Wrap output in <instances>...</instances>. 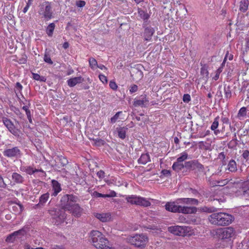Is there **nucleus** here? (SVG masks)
<instances>
[{
  "instance_id": "nucleus-26",
  "label": "nucleus",
  "mask_w": 249,
  "mask_h": 249,
  "mask_svg": "<svg viewBox=\"0 0 249 249\" xmlns=\"http://www.w3.org/2000/svg\"><path fill=\"white\" fill-rule=\"evenodd\" d=\"M20 170L27 174L32 175L36 172V169L31 166H22L20 167Z\"/></svg>"
},
{
  "instance_id": "nucleus-59",
  "label": "nucleus",
  "mask_w": 249,
  "mask_h": 249,
  "mask_svg": "<svg viewBox=\"0 0 249 249\" xmlns=\"http://www.w3.org/2000/svg\"><path fill=\"white\" fill-rule=\"evenodd\" d=\"M116 196V193H115V192L112 191H111L110 194H106V196H107V197H114Z\"/></svg>"
},
{
  "instance_id": "nucleus-46",
  "label": "nucleus",
  "mask_w": 249,
  "mask_h": 249,
  "mask_svg": "<svg viewBox=\"0 0 249 249\" xmlns=\"http://www.w3.org/2000/svg\"><path fill=\"white\" fill-rule=\"evenodd\" d=\"M122 111H119L117 112L110 119V122L111 123H115L119 117V115L122 113Z\"/></svg>"
},
{
  "instance_id": "nucleus-36",
  "label": "nucleus",
  "mask_w": 249,
  "mask_h": 249,
  "mask_svg": "<svg viewBox=\"0 0 249 249\" xmlns=\"http://www.w3.org/2000/svg\"><path fill=\"white\" fill-rule=\"evenodd\" d=\"M12 208L15 213H20L23 210V206L19 203H16L12 207Z\"/></svg>"
},
{
  "instance_id": "nucleus-64",
  "label": "nucleus",
  "mask_w": 249,
  "mask_h": 249,
  "mask_svg": "<svg viewBox=\"0 0 249 249\" xmlns=\"http://www.w3.org/2000/svg\"><path fill=\"white\" fill-rule=\"evenodd\" d=\"M218 158L220 159H223L224 160L225 158V155L224 154V152H221L219 154Z\"/></svg>"
},
{
  "instance_id": "nucleus-33",
  "label": "nucleus",
  "mask_w": 249,
  "mask_h": 249,
  "mask_svg": "<svg viewBox=\"0 0 249 249\" xmlns=\"http://www.w3.org/2000/svg\"><path fill=\"white\" fill-rule=\"evenodd\" d=\"M138 14L140 17L143 20H147L149 18V14L142 9H138Z\"/></svg>"
},
{
  "instance_id": "nucleus-47",
  "label": "nucleus",
  "mask_w": 249,
  "mask_h": 249,
  "mask_svg": "<svg viewBox=\"0 0 249 249\" xmlns=\"http://www.w3.org/2000/svg\"><path fill=\"white\" fill-rule=\"evenodd\" d=\"M222 67L219 68L216 70L215 75V76L213 77V79L214 80H217L219 78V74H220V73L222 72Z\"/></svg>"
},
{
  "instance_id": "nucleus-28",
  "label": "nucleus",
  "mask_w": 249,
  "mask_h": 249,
  "mask_svg": "<svg viewBox=\"0 0 249 249\" xmlns=\"http://www.w3.org/2000/svg\"><path fill=\"white\" fill-rule=\"evenodd\" d=\"M249 1L248 0H241L239 3V10L241 12L245 13L248 9Z\"/></svg>"
},
{
  "instance_id": "nucleus-9",
  "label": "nucleus",
  "mask_w": 249,
  "mask_h": 249,
  "mask_svg": "<svg viewBox=\"0 0 249 249\" xmlns=\"http://www.w3.org/2000/svg\"><path fill=\"white\" fill-rule=\"evenodd\" d=\"M127 201L131 204L147 207L151 205V203L146 198L135 195H131L126 197Z\"/></svg>"
},
{
  "instance_id": "nucleus-16",
  "label": "nucleus",
  "mask_w": 249,
  "mask_h": 249,
  "mask_svg": "<svg viewBox=\"0 0 249 249\" xmlns=\"http://www.w3.org/2000/svg\"><path fill=\"white\" fill-rule=\"evenodd\" d=\"M55 163L53 165L54 168L58 170L60 168L66 166L68 163L67 159L63 156H57L54 159Z\"/></svg>"
},
{
  "instance_id": "nucleus-53",
  "label": "nucleus",
  "mask_w": 249,
  "mask_h": 249,
  "mask_svg": "<svg viewBox=\"0 0 249 249\" xmlns=\"http://www.w3.org/2000/svg\"><path fill=\"white\" fill-rule=\"evenodd\" d=\"M138 90V86L136 85H133L129 89V91L132 93L135 92Z\"/></svg>"
},
{
  "instance_id": "nucleus-5",
  "label": "nucleus",
  "mask_w": 249,
  "mask_h": 249,
  "mask_svg": "<svg viewBox=\"0 0 249 249\" xmlns=\"http://www.w3.org/2000/svg\"><path fill=\"white\" fill-rule=\"evenodd\" d=\"M128 242L136 247L143 249L148 241V237L143 234H136L128 239Z\"/></svg>"
},
{
  "instance_id": "nucleus-62",
  "label": "nucleus",
  "mask_w": 249,
  "mask_h": 249,
  "mask_svg": "<svg viewBox=\"0 0 249 249\" xmlns=\"http://www.w3.org/2000/svg\"><path fill=\"white\" fill-rule=\"evenodd\" d=\"M26 114L27 115V118L29 120V121L31 123L32 122V119H31V112H30V110H29L28 111H27V112H26Z\"/></svg>"
},
{
  "instance_id": "nucleus-29",
  "label": "nucleus",
  "mask_w": 249,
  "mask_h": 249,
  "mask_svg": "<svg viewBox=\"0 0 249 249\" xmlns=\"http://www.w3.org/2000/svg\"><path fill=\"white\" fill-rule=\"evenodd\" d=\"M202 212L207 213H215L217 211V209L213 206H203L199 209Z\"/></svg>"
},
{
  "instance_id": "nucleus-54",
  "label": "nucleus",
  "mask_w": 249,
  "mask_h": 249,
  "mask_svg": "<svg viewBox=\"0 0 249 249\" xmlns=\"http://www.w3.org/2000/svg\"><path fill=\"white\" fill-rule=\"evenodd\" d=\"M161 173L165 176H166V177H168V176H170V175H171V172L170 170H166V169H164V170H162L161 172Z\"/></svg>"
},
{
  "instance_id": "nucleus-52",
  "label": "nucleus",
  "mask_w": 249,
  "mask_h": 249,
  "mask_svg": "<svg viewBox=\"0 0 249 249\" xmlns=\"http://www.w3.org/2000/svg\"><path fill=\"white\" fill-rule=\"evenodd\" d=\"M191 100L190 95L188 94H185L183 95V101L184 102L188 103Z\"/></svg>"
},
{
  "instance_id": "nucleus-38",
  "label": "nucleus",
  "mask_w": 249,
  "mask_h": 249,
  "mask_svg": "<svg viewBox=\"0 0 249 249\" xmlns=\"http://www.w3.org/2000/svg\"><path fill=\"white\" fill-rule=\"evenodd\" d=\"M234 137L235 138L231 140L228 144V147L230 148H233L235 147L238 144L235 134H234Z\"/></svg>"
},
{
  "instance_id": "nucleus-30",
  "label": "nucleus",
  "mask_w": 249,
  "mask_h": 249,
  "mask_svg": "<svg viewBox=\"0 0 249 249\" xmlns=\"http://www.w3.org/2000/svg\"><path fill=\"white\" fill-rule=\"evenodd\" d=\"M184 167V164L183 162H180L178 161L175 162L172 165V169L177 172H179Z\"/></svg>"
},
{
  "instance_id": "nucleus-6",
  "label": "nucleus",
  "mask_w": 249,
  "mask_h": 249,
  "mask_svg": "<svg viewBox=\"0 0 249 249\" xmlns=\"http://www.w3.org/2000/svg\"><path fill=\"white\" fill-rule=\"evenodd\" d=\"M65 210L58 207L51 208L48 210L52 218L56 220L55 224L58 225L64 221L66 218Z\"/></svg>"
},
{
  "instance_id": "nucleus-19",
  "label": "nucleus",
  "mask_w": 249,
  "mask_h": 249,
  "mask_svg": "<svg viewBox=\"0 0 249 249\" xmlns=\"http://www.w3.org/2000/svg\"><path fill=\"white\" fill-rule=\"evenodd\" d=\"M177 202L191 205H197L198 204V200L193 198H178L177 199Z\"/></svg>"
},
{
  "instance_id": "nucleus-37",
  "label": "nucleus",
  "mask_w": 249,
  "mask_h": 249,
  "mask_svg": "<svg viewBox=\"0 0 249 249\" xmlns=\"http://www.w3.org/2000/svg\"><path fill=\"white\" fill-rule=\"evenodd\" d=\"M200 73L203 76L204 80H206L208 77L209 72L205 66H203L201 68Z\"/></svg>"
},
{
  "instance_id": "nucleus-39",
  "label": "nucleus",
  "mask_w": 249,
  "mask_h": 249,
  "mask_svg": "<svg viewBox=\"0 0 249 249\" xmlns=\"http://www.w3.org/2000/svg\"><path fill=\"white\" fill-rule=\"evenodd\" d=\"M89 66L92 69H94L95 68H97L98 64L95 58L90 57L89 58Z\"/></svg>"
},
{
  "instance_id": "nucleus-2",
  "label": "nucleus",
  "mask_w": 249,
  "mask_h": 249,
  "mask_svg": "<svg viewBox=\"0 0 249 249\" xmlns=\"http://www.w3.org/2000/svg\"><path fill=\"white\" fill-rule=\"evenodd\" d=\"M180 203L176 201L168 202L165 205V209L172 213H179L184 214H193L197 212V208L196 207L181 206L178 204Z\"/></svg>"
},
{
  "instance_id": "nucleus-23",
  "label": "nucleus",
  "mask_w": 249,
  "mask_h": 249,
  "mask_svg": "<svg viewBox=\"0 0 249 249\" xmlns=\"http://www.w3.org/2000/svg\"><path fill=\"white\" fill-rule=\"evenodd\" d=\"M12 179L14 183L22 184L24 181V178L19 174L14 172L12 175Z\"/></svg>"
},
{
  "instance_id": "nucleus-1",
  "label": "nucleus",
  "mask_w": 249,
  "mask_h": 249,
  "mask_svg": "<svg viewBox=\"0 0 249 249\" xmlns=\"http://www.w3.org/2000/svg\"><path fill=\"white\" fill-rule=\"evenodd\" d=\"M234 217L226 213H212L208 217L209 221L213 225L225 226L231 223Z\"/></svg>"
},
{
  "instance_id": "nucleus-8",
  "label": "nucleus",
  "mask_w": 249,
  "mask_h": 249,
  "mask_svg": "<svg viewBox=\"0 0 249 249\" xmlns=\"http://www.w3.org/2000/svg\"><path fill=\"white\" fill-rule=\"evenodd\" d=\"M40 9L39 14L42 15L45 19L49 20L53 17V12L51 3L49 1H45L39 5Z\"/></svg>"
},
{
  "instance_id": "nucleus-58",
  "label": "nucleus",
  "mask_w": 249,
  "mask_h": 249,
  "mask_svg": "<svg viewBox=\"0 0 249 249\" xmlns=\"http://www.w3.org/2000/svg\"><path fill=\"white\" fill-rule=\"evenodd\" d=\"M221 121L223 124H230L229 119L227 117L222 118Z\"/></svg>"
},
{
  "instance_id": "nucleus-15",
  "label": "nucleus",
  "mask_w": 249,
  "mask_h": 249,
  "mask_svg": "<svg viewBox=\"0 0 249 249\" xmlns=\"http://www.w3.org/2000/svg\"><path fill=\"white\" fill-rule=\"evenodd\" d=\"M168 230L171 233L181 236H185L188 232L187 227L186 226H171L168 227Z\"/></svg>"
},
{
  "instance_id": "nucleus-63",
  "label": "nucleus",
  "mask_w": 249,
  "mask_h": 249,
  "mask_svg": "<svg viewBox=\"0 0 249 249\" xmlns=\"http://www.w3.org/2000/svg\"><path fill=\"white\" fill-rule=\"evenodd\" d=\"M26 61H27V59L25 58H23V57L19 59L18 60V62L20 64H25V63H26Z\"/></svg>"
},
{
  "instance_id": "nucleus-51",
  "label": "nucleus",
  "mask_w": 249,
  "mask_h": 249,
  "mask_svg": "<svg viewBox=\"0 0 249 249\" xmlns=\"http://www.w3.org/2000/svg\"><path fill=\"white\" fill-rule=\"evenodd\" d=\"M99 78L103 83H107V79L106 76L103 74H99Z\"/></svg>"
},
{
  "instance_id": "nucleus-13",
  "label": "nucleus",
  "mask_w": 249,
  "mask_h": 249,
  "mask_svg": "<svg viewBox=\"0 0 249 249\" xmlns=\"http://www.w3.org/2000/svg\"><path fill=\"white\" fill-rule=\"evenodd\" d=\"M2 122L8 130L15 136L18 137L20 134V131L14 124L13 122L6 117H3Z\"/></svg>"
},
{
  "instance_id": "nucleus-50",
  "label": "nucleus",
  "mask_w": 249,
  "mask_h": 249,
  "mask_svg": "<svg viewBox=\"0 0 249 249\" xmlns=\"http://www.w3.org/2000/svg\"><path fill=\"white\" fill-rule=\"evenodd\" d=\"M6 187H7V185L5 183L3 177L0 174V188H6Z\"/></svg>"
},
{
  "instance_id": "nucleus-56",
  "label": "nucleus",
  "mask_w": 249,
  "mask_h": 249,
  "mask_svg": "<svg viewBox=\"0 0 249 249\" xmlns=\"http://www.w3.org/2000/svg\"><path fill=\"white\" fill-rule=\"evenodd\" d=\"M86 4V2L84 0H79L76 2V5L79 7H83Z\"/></svg>"
},
{
  "instance_id": "nucleus-10",
  "label": "nucleus",
  "mask_w": 249,
  "mask_h": 249,
  "mask_svg": "<svg viewBox=\"0 0 249 249\" xmlns=\"http://www.w3.org/2000/svg\"><path fill=\"white\" fill-rule=\"evenodd\" d=\"M234 234V229L231 227H228L225 229H219L216 231L217 237L221 240H229Z\"/></svg>"
},
{
  "instance_id": "nucleus-7",
  "label": "nucleus",
  "mask_w": 249,
  "mask_h": 249,
  "mask_svg": "<svg viewBox=\"0 0 249 249\" xmlns=\"http://www.w3.org/2000/svg\"><path fill=\"white\" fill-rule=\"evenodd\" d=\"M78 197L72 195H65L61 198L60 204L64 210H71L72 207L77 201Z\"/></svg>"
},
{
  "instance_id": "nucleus-57",
  "label": "nucleus",
  "mask_w": 249,
  "mask_h": 249,
  "mask_svg": "<svg viewBox=\"0 0 249 249\" xmlns=\"http://www.w3.org/2000/svg\"><path fill=\"white\" fill-rule=\"evenodd\" d=\"M97 176L100 178H103L105 177V172L103 170H100L97 173Z\"/></svg>"
},
{
  "instance_id": "nucleus-14",
  "label": "nucleus",
  "mask_w": 249,
  "mask_h": 249,
  "mask_svg": "<svg viewBox=\"0 0 249 249\" xmlns=\"http://www.w3.org/2000/svg\"><path fill=\"white\" fill-rule=\"evenodd\" d=\"M25 234V231L23 229H20L8 235L5 239V241L9 243H14L18 239L21 238Z\"/></svg>"
},
{
  "instance_id": "nucleus-24",
  "label": "nucleus",
  "mask_w": 249,
  "mask_h": 249,
  "mask_svg": "<svg viewBox=\"0 0 249 249\" xmlns=\"http://www.w3.org/2000/svg\"><path fill=\"white\" fill-rule=\"evenodd\" d=\"M128 130V128L127 126L117 127L116 130L118 132V137L122 139H124L126 137V133Z\"/></svg>"
},
{
  "instance_id": "nucleus-35",
  "label": "nucleus",
  "mask_w": 249,
  "mask_h": 249,
  "mask_svg": "<svg viewBox=\"0 0 249 249\" xmlns=\"http://www.w3.org/2000/svg\"><path fill=\"white\" fill-rule=\"evenodd\" d=\"M224 95L225 97L227 100L229 99L231 97V90L230 86L224 87Z\"/></svg>"
},
{
  "instance_id": "nucleus-22",
  "label": "nucleus",
  "mask_w": 249,
  "mask_h": 249,
  "mask_svg": "<svg viewBox=\"0 0 249 249\" xmlns=\"http://www.w3.org/2000/svg\"><path fill=\"white\" fill-rule=\"evenodd\" d=\"M84 79L81 76L70 78L67 81L68 85L70 87L75 86L77 84L81 83Z\"/></svg>"
},
{
  "instance_id": "nucleus-55",
  "label": "nucleus",
  "mask_w": 249,
  "mask_h": 249,
  "mask_svg": "<svg viewBox=\"0 0 249 249\" xmlns=\"http://www.w3.org/2000/svg\"><path fill=\"white\" fill-rule=\"evenodd\" d=\"M242 156L244 159L247 160L249 157V151L248 150H244L242 154Z\"/></svg>"
},
{
  "instance_id": "nucleus-34",
  "label": "nucleus",
  "mask_w": 249,
  "mask_h": 249,
  "mask_svg": "<svg viewBox=\"0 0 249 249\" xmlns=\"http://www.w3.org/2000/svg\"><path fill=\"white\" fill-rule=\"evenodd\" d=\"M55 26L54 23H51L47 26L46 32L49 36H52Z\"/></svg>"
},
{
  "instance_id": "nucleus-60",
  "label": "nucleus",
  "mask_w": 249,
  "mask_h": 249,
  "mask_svg": "<svg viewBox=\"0 0 249 249\" xmlns=\"http://www.w3.org/2000/svg\"><path fill=\"white\" fill-rule=\"evenodd\" d=\"M33 78L36 80L38 81L40 78V75L37 73L32 72Z\"/></svg>"
},
{
  "instance_id": "nucleus-20",
  "label": "nucleus",
  "mask_w": 249,
  "mask_h": 249,
  "mask_svg": "<svg viewBox=\"0 0 249 249\" xmlns=\"http://www.w3.org/2000/svg\"><path fill=\"white\" fill-rule=\"evenodd\" d=\"M71 209L68 211L70 212L74 216L79 217L81 215L83 209L78 204L75 203Z\"/></svg>"
},
{
  "instance_id": "nucleus-4",
  "label": "nucleus",
  "mask_w": 249,
  "mask_h": 249,
  "mask_svg": "<svg viewBox=\"0 0 249 249\" xmlns=\"http://www.w3.org/2000/svg\"><path fill=\"white\" fill-rule=\"evenodd\" d=\"M227 187L231 189V191L236 193L238 196H249V182H231Z\"/></svg>"
},
{
  "instance_id": "nucleus-45",
  "label": "nucleus",
  "mask_w": 249,
  "mask_h": 249,
  "mask_svg": "<svg viewBox=\"0 0 249 249\" xmlns=\"http://www.w3.org/2000/svg\"><path fill=\"white\" fill-rule=\"evenodd\" d=\"M44 61L50 65H52L53 64V62L51 60L50 55L47 53H45L44 54Z\"/></svg>"
},
{
  "instance_id": "nucleus-42",
  "label": "nucleus",
  "mask_w": 249,
  "mask_h": 249,
  "mask_svg": "<svg viewBox=\"0 0 249 249\" xmlns=\"http://www.w3.org/2000/svg\"><path fill=\"white\" fill-rule=\"evenodd\" d=\"M219 119V117L218 116L216 117L214 119V121L213 123V124L211 125V128L212 130H215L218 127V124H219V122H218Z\"/></svg>"
},
{
  "instance_id": "nucleus-18",
  "label": "nucleus",
  "mask_w": 249,
  "mask_h": 249,
  "mask_svg": "<svg viewBox=\"0 0 249 249\" xmlns=\"http://www.w3.org/2000/svg\"><path fill=\"white\" fill-rule=\"evenodd\" d=\"M94 215L96 218L102 222H107L110 221L111 216L110 213H94Z\"/></svg>"
},
{
  "instance_id": "nucleus-43",
  "label": "nucleus",
  "mask_w": 249,
  "mask_h": 249,
  "mask_svg": "<svg viewBox=\"0 0 249 249\" xmlns=\"http://www.w3.org/2000/svg\"><path fill=\"white\" fill-rule=\"evenodd\" d=\"M23 249H45L42 247H37V246L32 245L31 246L28 244H24Z\"/></svg>"
},
{
  "instance_id": "nucleus-17",
  "label": "nucleus",
  "mask_w": 249,
  "mask_h": 249,
  "mask_svg": "<svg viewBox=\"0 0 249 249\" xmlns=\"http://www.w3.org/2000/svg\"><path fill=\"white\" fill-rule=\"evenodd\" d=\"M149 104V100L146 97V95H142L139 99L134 100L133 105L135 107H145Z\"/></svg>"
},
{
  "instance_id": "nucleus-48",
  "label": "nucleus",
  "mask_w": 249,
  "mask_h": 249,
  "mask_svg": "<svg viewBox=\"0 0 249 249\" xmlns=\"http://www.w3.org/2000/svg\"><path fill=\"white\" fill-rule=\"evenodd\" d=\"M92 196L95 197H107V196H106V195L102 194L99 193L96 191H94L92 193Z\"/></svg>"
},
{
  "instance_id": "nucleus-12",
  "label": "nucleus",
  "mask_w": 249,
  "mask_h": 249,
  "mask_svg": "<svg viewBox=\"0 0 249 249\" xmlns=\"http://www.w3.org/2000/svg\"><path fill=\"white\" fill-rule=\"evenodd\" d=\"M3 154L5 157L16 159L20 158L22 155L20 149L18 146L6 149L3 151Z\"/></svg>"
},
{
  "instance_id": "nucleus-32",
  "label": "nucleus",
  "mask_w": 249,
  "mask_h": 249,
  "mask_svg": "<svg viewBox=\"0 0 249 249\" xmlns=\"http://www.w3.org/2000/svg\"><path fill=\"white\" fill-rule=\"evenodd\" d=\"M228 169L231 172H234L237 171V165L235 160H231L228 164Z\"/></svg>"
},
{
  "instance_id": "nucleus-25",
  "label": "nucleus",
  "mask_w": 249,
  "mask_h": 249,
  "mask_svg": "<svg viewBox=\"0 0 249 249\" xmlns=\"http://www.w3.org/2000/svg\"><path fill=\"white\" fill-rule=\"evenodd\" d=\"M52 183L53 186V195L56 196L58 193L61 191V185L57 181L55 180H53L52 181Z\"/></svg>"
},
{
  "instance_id": "nucleus-21",
  "label": "nucleus",
  "mask_w": 249,
  "mask_h": 249,
  "mask_svg": "<svg viewBox=\"0 0 249 249\" xmlns=\"http://www.w3.org/2000/svg\"><path fill=\"white\" fill-rule=\"evenodd\" d=\"M155 32V30L153 28L151 27H147L145 28L143 33V36L144 39L147 41H149L151 39L152 36Z\"/></svg>"
},
{
  "instance_id": "nucleus-41",
  "label": "nucleus",
  "mask_w": 249,
  "mask_h": 249,
  "mask_svg": "<svg viewBox=\"0 0 249 249\" xmlns=\"http://www.w3.org/2000/svg\"><path fill=\"white\" fill-rule=\"evenodd\" d=\"M188 155L186 152H183L181 154V156L178 158L177 161L182 162L183 161L187 159Z\"/></svg>"
},
{
  "instance_id": "nucleus-49",
  "label": "nucleus",
  "mask_w": 249,
  "mask_h": 249,
  "mask_svg": "<svg viewBox=\"0 0 249 249\" xmlns=\"http://www.w3.org/2000/svg\"><path fill=\"white\" fill-rule=\"evenodd\" d=\"M109 87L113 90H116L118 88V86L116 83L113 81H111L109 84Z\"/></svg>"
},
{
  "instance_id": "nucleus-3",
  "label": "nucleus",
  "mask_w": 249,
  "mask_h": 249,
  "mask_svg": "<svg viewBox=\"0 0 249 249\" xmlns=\"http://www.w3.org/2000/svg\"><path fill=\"white\" fill-rule=\"evenodd\" d=\"M90 237L93 246L97 249H111L108 240L99 231L93 230L90 233Z\"/></svg>"
},
{
  "instance_id": "nucleus-44",
  "label": "nucleus",
  "mask_w": 249,
  "mask_h": 249,
  "mask_svg": "<svg viewBox=\"0 0 249 249\" xmlns=\"http://www.w3.org/2000/svg\"><path fill=\"white\" fill-rule=\"evenodd\" d=\"M247 115V108L246 107H241L238 113V117H245Z\"/></svg>"
},
{
  "instance_id": "nucleus-61",
  "label": "nucleus",
  "mask_w": 249,
  "mask_h": 249,
  "mask_svg": "<svg viewBox=\"0 0 249 249\" xmlns=\"http://www.w3.org/2000/svg\"><path fill=\"white\" fill-rule=\"evenodd\" d=\"M16 88L19 90L20 92L22 89V86L19 82H17L16 85Z\"/></svg>"
},
{
  "instance_id": "nucleus-40",
  "label": "nucleus",
  "mask_w": 249,
  "mask_h": 249,
  "mask_svg": "<svg viewBox=\"0 0 249 249\" xmlns=\"http://www.w3.org/2000/svg\"><path fill=\"white\" fill-rule=\"evenodd\" d=\"M187 191H188V192L189 193L191 196H199L200 195L199 192L195 189L189 188L187 189Z\"/></svg>"
},
{
  "instance_id": "nucleus-27",
  "label": "nucleus",
  "mask_w": 249,
  "mask_h": 249,
  "mask_svg": "<svg viewBox=\"0 0 249 249\" xmlns=\"http://www.w3.org/2000/svg\"><path fill=\"white\" fill-rule=\"evenodd\" d=\"M50 194L48 193L42 195L39 197V203L36 204L37 207H41L44 205L49 198Z\"/></svg>"
},
{
  "instance_id": "nucleus-11",
  "label": "nucleus",
  "mask_w": 249,
  "mask_h": 249,
  "mask_svg": "<svg viewBox=\"0 0 249 249\" xmlns=\"http://www.w3.org/2000/svg\"><path fill=\"white\" fill-rule=\"evenodd\" d=\"M184 166L185 168L189 171L203 172L204 170V166L196 160L185 162Z\"/></svg>"
},
{
  "instance_id": "nucleus-31",
  "label": "nucleus",
  "mask_w": 249,
  "mask_h": 249,
  "mask_svg": "<svg viewBox=\"0 0 249 249\" xmlns=\"http://www.w3.org/2000/svg\"><path fill=\"white\" fill-rule=\"evenodd\" d=\"M138 161L140 164H145L150 161V156L148 154H142Z\"/></svg>"
}]
</instances>
